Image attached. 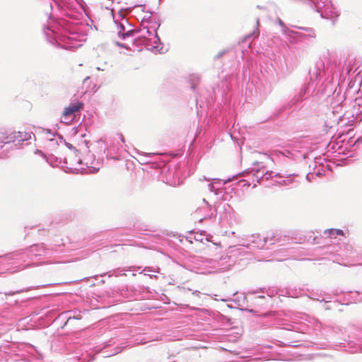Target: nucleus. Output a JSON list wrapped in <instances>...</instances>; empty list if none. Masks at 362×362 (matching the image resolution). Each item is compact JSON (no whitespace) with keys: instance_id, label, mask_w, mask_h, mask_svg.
I'll use <instances>...</instances> for the list:
<instances>
[{"instance_id":"1","label":"nucleus","mask_w":362,"mask_h":362,"mask_svg":"<svg viewBox=\"0 0 362 362\" xmlns=\"http://www.w3.org/2000/svg\"><path fill=\"white\" fill-rule=\"evenodd\" d=\"M199 297V292H193L191 289L184 287L177 288L174 292L175 303L177 305L188 306Z\"/></svg>"},{"instance_id":"2","label":"nucleus","mask_w":362,"mask_h":362,"mask_svg":"<svg viewBox=\"0 0 362 362\" xmlns=\"http://www.w3.org/2000/svg\"><path fill=\"white\" fill-rule=\"evenodd\" d=\"M83 106L84 105L82 102H76L66 107L61 117L62 122L67 124L72 122L75 119L76 114L83 110Z\"/></svg>"},{"instance_id":"3","label":"nucleus","mask_w":362,"mask_h":362,"mask_svg":"<svg viewBox=\"0 0 362 362\" xmlns=\"http://www.w3.org/2000/svg\"><path fill=\"white\" fill-rule=\"evenodd\" d=\"M110 254H118L119 255H127L129 254L128 247L125 245H113L111 246L110 250L108 252Z\"/></svg>"},{"instance_id":"4","label":"nucleus","mask_w":362,"mask_h":362,"mask_svg":"<svg viewBox=\"0 0 362 362\" xmlns=\"http://www.w3.org/2000/svg\"><path fill=\"white\" fill-rule=\"evenodd\" d=\"M11 139H13V141H27L31 139V134L27 133L25 131H18L12 133Z\"/></svg>"},{"instance_id":"5","label":"nucleus","mask_w":362,"mask_h":362,"mask_svg":"<svg viewBox=\"0 0 362 362\" xmlns=\"http://www.w3.org/2000/svg\"><path fill=\"white\" fill-rule=\"evenodd\" d=\"M329 238H336L337 235H344V232L340 229H329L325 231Z\"/></svg>"},{"instance_id":"6","label":"nucleus","mask_w":362,"mask_h":362,"mask_svg":"<svg viewBox=\"0 0 362 362\" xmlns=\"http://www.w3.org/2000/svg\"><path fill=\"white\" fill-rule=\"evenodd\" d=\"M118 34H119V36H120V35H122V37L124 39V38H125V37H126V36H129V35H130L132 33H131V31H128V32H127L125 34H122V33H121V30H119V31L118 32Z\"/></svg>"},{"instance_id":"7","label":"nucleus","mask_w":362,"mask_h":362,"mask_svg":"<svg viewBox=\"0 0 362 362\" xmlns=\"http://www.w3.org/2000/svg\"><path fill=\"white\" fill-rule=\"evenodd\" d=\"M73 318L74 319L81 320V315H78L77 316H74Z\"/></svg>"},{"instance_id":"8","label":"nucleus","mask_w":362,"mask_h":362,"mask_svg":"<svg viewBox=\"0 0 362 362\" xmlns=\"http://www.w3.org/2000/svg\"><path fill=\"white\" fill-rule=\"evenodd\" d=\"M260 163H259L258 161H255L254 163V165H259Z\"/></svg>"},{"instance_id":"9","label":"nucleus","mask_w":362,"mask_h":362,"mask_svg":"<svg viewBox=\"0 0 362 362\" xmlns=\"http://www.w3.org/2000/svg\"><path fill=\"white\" fill-rule=\"evenodd\" d=\"M121 140L122 142H124V139L123 135H121Z\"/></svg>"},{"instance_id":"10","label":"nucleus","mask_w":362,"mask_h":362,"mask_svg":"<svg viewBox=\"0 0 362 362\" xmlns=\"http://www.w3.org/2000/svg\"><path fill=\"white\" fill-rule=\"evenodd\" d=\"M71 320V317H69L68 321H69Z\"/></svg>"}]
</instances>
